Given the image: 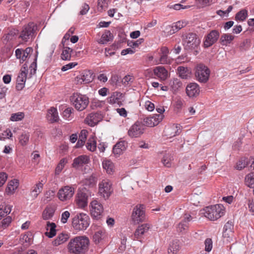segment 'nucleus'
<instances>
[{
	"mask_svg": "<svg viewBox=\"0 0 254 254\" xmlns=\"http://www.w3.org/2000/svg\"><path fill=\"white\" fill-rule=\"evenodd\" d=\"M248 166L254 170V158L251 157L247 160Z\"/></svg>",
	"mask_w": 254,
	"mask_h": 254,
	"instance_id": "64",
	"label": "nucleus"
},
{
	"mask_svg": "<svg viewBox=\"0 0 254 254\" xmlns=\"http://www.w3.org/2000/svg\"><path fill=\"white\" fill-rule=\"evenodd\" d=\"M31 234H24L22 236V238H21V241L22 243H28L30 244L31 241Z\"/></svg>",
	"mask_w": 254,
	"mask_h": 254,
	"instance_id": "56",
	"label": "nucleus"
},
{
	"mask_svg": "<svg viewBox=\"0 0 254 254\" xmlns=\"http://www.w3.org/2000/svg\"><path fill=\"white\" fill-rule=\"evenodd\" d=\"M11 222V218L10 216H8L3 219V220L1 222L0 226L2 229H5L9 225Z\"/></svg>",
	"mask_w": 254,
	"mask_h": 254,
	"instance_id": "52",
	"label": "nucleus"
},
{
	"mask_svg": "<svg viewBox=\"0 0 254 254\" xmlns=\"http://www.w3.org/2000/svg\"><path fill=\"white\" fill-rule=\"evenodd\" d=\"M69 238L67 234L61 233L57 238L53 241V245L55 246H58L65 243Z\"/></svg>",
	"mask_w": 254,
	"mask_h": 254,
	"instance_id": "32",
	"label": "nucleus"
},
{
	"mask_svg": "<svg viewBox=\"0 0 254 254\" xmlns=\"http://www.w3.org/2000/svg\"><path fill=\"white\" fill-rule=\"evenodd\" d=\"M203 214L210 220L215 221L224 215L225 208L222 204H216L205 207L203 209Z\"/></svg>",
	"mask_w": 254,
	"mask_h": 254,
	"instance_id": "2",
	"label": "nucleus"
},
{
	"mask_svg": "<svg viewBox=\"0 0 254 254\" xmlns=\"http://www.w3.org/2000/svg\"><path fill=\"white\" fill-rule=\"evenodd\" d=\"M200 44V40L196 34L193 33L188 34L183 41V45L186 50H192L197 48Z\"/></svg>",
	"mask_w": 254,
	"mask_h": 254,
	"instance_id": "6",
	"label": "nucleus"
},
{
	"mask_svg": "<svg viewBox=\"0 0 254 254\" xmlns=\"http://www.w3.org/2000/svg\"><path fill=\"white\" fill-rule=\"evenodd\" d=\"M7 178V176L6 173L3 172L0 173V187L4 184Z\"/></svg>",
	"mask_w": 254,
	"mask_h": 254,
	"instance_id": "61",
	"label": "nucleus"
},
{
	"mask_svg": "<svg viewBox=\"0 0 254 254\" xmlns=\"http://www.w3.org/2000/svg\"><path fill=\"white\" fill-rule=\"evenodd\" d=\"M74 192V189L67 186L59 190L58 196L60 200L64 201L70 199L73 196Z\"/></svg>",
	"mask_w": 254,
	"mask_h": 254,
	"instance_id": "12",
	"label": "nucleus"
},
{
	"mask_svg": "<svg viewBox=\"0 0 254 254\" xmlns=\"http://www.w3.org/2000/svg\"><path fill=\"white\" fill-rule=\"evenodd\" d=\"M163 115L154 114L152 116L147 117L144 119V125L149 127H153L157 126L163 119Z\"/></svg>",
	"mask_w": 254,
	"mask_h": 254,
	"instance_id": "16",
	"label": "nucleus"
},
{
	"mask_svg": "<svg viewBox=\"0 0 254 254\" xmlns=\"http://www.w3.org/2000/svg\"><path fill=\"white\" fill-rule=\"evenodd\" d=\"M245 184L249 188H254V172H251L246 176Z\"/></svg>",
	"mask_w": 254,
	"mask_h": 254,
	"instance_id": "37",
	"label": "nucleus"
},
{
	"mask_svg": "<svg viewBox=\"0 0 254 254\" xmlns=\"http://www.w3.org/2000/svg\"><path fill=\"white\" fill-rule=\"evenodd\" d=\"M89 196L88 191L86 190H78L76 198L77 205L80 208H84L87 205Z\"/></svg>",
	"mask_w": 254,
	"mask_h": 254,
	"instance_id": "13",
	"label": "nucleus"
},
{
	"mask_svg": "<svg viewBox=\"0 0 254 254\" xmlns=\"http://www.w3.org/2000/svg\"><path fill=\"white\" fill-rule=\"evenodd\" d=\"M54 191L50 190L47 191L44 194V197H43V201L46 202L50 201L54 196Z\"/></svg>",
	"mask_w": 254,
	"mask_h": 254,
	"instance_id": "51",
	"label": "nucleus"
},
{
	"mask_svg": "<svg viewBox=\"0 0 254 254\" xmlns=\"http://www.w3.org/2000/svg\"><path fill=\"white\" fill-rule=\"evenodd\" d=\"M185 25V23L181 21L175 23L172 27L173 31V33H174L178 31V30L184 27Z\"/></svg>",
	"mask_w": 254,
	"mask_h": 254,
	"instance_id": "50",
	"label": "nucleus"
},
{
	"mask_svg": "<svg viewBox=\"0 0 254 254\" xmlns=\"http://www.w3.org/2000/svg\"><path fill=\"white\" fill-rule=\"evenodd\" d=\"M113 40V35L109 30H106L102 34L99 43L104 44Z\"/></svg>",
	"mask_w": 254,
	"mask_h": 254,
	"instance_id": "38",
	"label": "nucleus"
},
{
	"mask_svg": "<svg viewBox=\"0 0 254 254\" xmlns=\"http://www.w3.org/2000/svg\"><path fill=\"white\" fill-rule=\"evenodd\" d=\"M182 130V126L180 124H173L165 129L166 135L170 137L179 135Z\"/></svg>",
	"mask_w": 254,
	"mask_h": 254,
	"instance_id": "24",
	"label": "nucleus"
},
{
	"mask_svg": "<svg viewBox=\"0 0 254 254\" xmlns=\"http://www.w3.org/2000/svg\"><path fill=\"white\" fill-rule=\"evenodd\" d=\"M250 41L248 39L245 40L240 45V48L242 50H246L250 47Z\"/></svg>",
	"mask_w": 254,
	"mask_h": 254,
	"instance_id": "62",
	"label": "nucleus"
},
{
	"mask_svg": "<svg viewBox=\"0 0 254 254\" xmlns=\"http://www.w3.org/2000/svg\"><path fill=\"white\" fill-rule=\"evenodd\" d=\"M93 79V73L90 70H85L81 74L76 78L78 84H86L92 81Z\"/></svg>",
	"mask_w": 254,
	"mask_h": 254,
	"instance_id": "19",
	"label": "nucleus"
},
{
	"mask_svg": "<svg viewBox=\"0 0 254 254\" xmlns=\"http://www.w3.org/2000/svg\"><path fill=\"white\" fill-rule=\"evenodd\" d=\"M186 91L187 95L190 98L197 97L200 92L199 85L196 83H191L186 87Z\"/></svg>",
	"mask_w": 254,
	"mask_h": 254,
	"instance_id": "21",
	"label": "nucleus"
},
{
	"mask_svg": "<svg viewBox=\"0 0 254 254\" xmlns=\"http://www.w3.org/2000/svg\"><path fill=\"white\" fill-rule=\"evenodd\" d=\"M171 157L169 154H166L164 156L162 162L164 166L169 167L171 166Z\"/></svg>",
	"mask_w": 254,
	"mask_h": 254,
	"instance_id": "53",
	"label": "nucleus"
},
{
	"mask_svg": "<svg viewBox=\"0 0 254 254\" xmlns=\"http://www.w3.org/2000/svg\"><path fill=\"white\" fill-rule=\"evenodd\" d=\"M19 185V182L16 179L10 181L6 188L5 191L8 194H13L15 190L17 189Z\"/></svg>",
	"mask_w": 254,
	"mask_h": 254,
	"instance_id": "27",
	"label": "nucleus"
},
{
	"mask_svg": "<svg viewBox=\"0 0 254 254\" xmlns=\"http://www.w3.org/2000/svg\"><path fill=\"white\" fill-rule=\"evenodd\" d=\"M150 228V225L147 223L143 224L138 226L134 233L133 239L138 240L141 239L143 235L148 231Z\"/></svg>",
	"mask_w": 254,
	"mask_h": 254,
	"instance_id": "22",
	"label": "nucleus"
},
{
	"mask_svg": "<svg viewBox=\"0 0 254 254\" xmlns=\"http://www.w3.org/2000/svg\"><path fill=\"white\" fill-rule=\"evenodd\" d=\"M132 218L134 222L139 223L145 219L144 207L143 205H136L133 210Z\"/></svg>",
	"mask_w": 254,
	"mask_h": 254,
	"instance_id": "15",
	"label": "nucleus"
},
{
	"mask_svg": "<svg viewBox=\"0 0 254 254\" xmlns=\"http://www.w3.org/2000/svg\"><path fill=\"white\" fill-rule=\"evenodd\" d=\"M37 29V26L33 22L28 23L23 27L20 37L24 41H27L32 36Z\"/></svg>",
	"mask_w": 254,
	"mask_h": 254,
	"instance_id": "14",
	"label": "nucleus"
},
{
	"mask_svg": "<svg viewBox=\"0 0 254 254\" xmlns=\"http://www.w3.org/2000/svg\"><path fill=\"white\" fill-rule=\"evenodd\" d=\"M77 64L75 63H70L66 65H64L62 68V70L63 71H65L67 70L68 69H71L74 67Z\"/></svg>",
	"mask_w": 254,
	"mask_h": 254,
	"instance_id": "60",
	"label": "nucleus"
},
{
	"mask_svg": "<svg viewBox=\"0 0 254 254\" xmlns=\"http://www.w3.org/2000/svg\"><path fill=\"white\" fill-rule=\"evenodd\" d=\"M70 101L74 108L79 111L85 109L89 104V98L85 95L74 93L70 97Z\"/></svg>",
	"mask_w": 254,
	"mask_h": 254,
	"instance_id": "3",
	"label": "nucleus"
},
{
	"mask_svg": "<svg viewBox=\"0 0 254 254\" xmlns=\"http://www.w3.org/2000/svg\"><path fill=\"white\" fill-rule=\"evenodd\" d=\"M86 139V135L85 134V132H84V130H82L81 132V134L79 135V139L76 144V147L80 148L82 147L84 145Z\"/></svg>",
	"mask_w": 254,
	"mask_h": 254,
	"instance_id": "45",
	"label": "nucleus"
},
{
	"mask_svg": "<svg viewBox=\"0 0 254 254\" xmlns=\"http://www.w3.org/2000/svg\"><path fill=\"white\" fill-rule=\"evenodd\" d=\"M127 142L124 140L117 142L113 148V152L115 155H120L126 149Z\"/></svg>",
	"mask_w": 254,
	"mask_h": 254,
	"instance_id": "26",
	"label": "nucleus"
},
{
	"mask_svg": "<svg viewBox=\"0 0 254 254\" xmlns=\"http://www.w3.org/2000/svg\"><path fill=\"white\" fill-rule=\"evenodd\" d=\"M153 72L161 80H166L168 76V72L164 66H159L155 67Z\"/></svg>",
	"mask_w": 254,
	"mask_h": 254,
	"instance_id": "25",
	"label": "nucleus"
},
{
	"mask_svg": "<svg viewBox=\"0 0 254 254\" xmlns=\"http://www.w3.org/2000/svg\"><path fill=\"white\" fill-rule=\"evenodd\" d=\"M24 117V114L23 112H17L11 115L10 120L12 122H17L21 121Z\"/></svg>",
	"mask_w": 254,
	"mask_h": 254,
	"instance_id": "47",
	"label": "nucleus"
},
{
	"mask_svg": "<svg viewBox=\"0 0 254 254\" xmlns=\"http://www.w3.org/2000/svg\"><path fill=\"white\" fill-rule=\"evenodd\" d=\"M177 71L179 76L183 79H188L190 77V71L187 67L182 66H179L177 68Z\"/></svg>",
	"mask_w": 254,
	"mask_h": 254,
	"instance_id": "31",
	"label": "nucleus"
},
{
	"mask_svg": "<svg viewBox=\"0 0 254 254\" xmlns=\"http://www.w3.org/2000/svg\"><path fill=\"white\" fill-rule=\"evenodd\" d=\"M180 245L177 241H173L170 244L168 248L169 254H176L180 250Z\"/></svg>",
	"mask_w": 254,
	"mask_h": 254,
	"instance_id": "36",
	"label": "nucleus"
},
{
	"mask_svg": "<svg viewBox=\"0 0 254 254\" xmlns=\"http://www.w3.org/2000/svg\"><path fill=\"white\" fill-rule=\"evenodd\" d=\"M28 72V65L25 63L20 69L17 77L16 88L17 90H21L25 86Z\"/></svg>",
	"mask_w": 254,
	"mask_h": 254,
	"instance_id": "8",
	"label": "nucleus"
},
{
	"mask_svg": "<svg viewBox=\"0 0 254 254\" xmlns=\"http://www.w3.org/2000/svg\"><path fill=\"white\" fill-rule=\"evenodd\" d=\"M113 191L112 182L107 179L103 180L99 184V193L105 199H108Z\"/></svg>",
	"mask_w": 254,
	"mask_h": 254,
	"instance_id": "7",
	"label": "nucleus"
},
{
	"mask_svg": "<svg viewBox=\"0 0 254 254\" xmlns=\"http://www.w3.org/2000/svg\"><path fill=\"white\" fill-rule=\"evenodd\" d=\"M210 73L209 69L202 64H197L195 67V75L199 82H207L209 78Z\"/></svg>",
	"mask_w": 254,
	"mask_h": 254,
	"instance_id": "5",
	"label": "nucleus"
},
{
	"mask_svg": "<svg viewBox=\"0 0 254 254\" xmlns=\"http://www.w3.org/2000/svg\"><path fill=\"white\" fill-rule=\"evenodd\" d=\"M89 9V6L88 4L86 3H84L83 5L82 6V9L80 11V14L81 15H84L87 13V12L88 11Z\"/></svg>",
	"mask_w": 254,
	"mask_h": 254,
	"instance_id": "63",
	"label": "nucleus"
},
{
	"mask_svg": "<svg viewBox=\"0 0 254 254\" xmlns=\"http://www.w3.org/2000/svg\"><path fill=\"white\" fill-rule=\"evenodd\" d=\"M56 225L55 223L47 222L46 227L47 232H45V235L49 238H53L56 234Z\"/></svg>",
	"mask_w": 254,
	"mask_h": 254,
	"instance_id": "29",
	"label": "nucleus"
},
{
	"mask_svg": "<svg viewBox=\"0 0 254 254\" xmlns=\"http://www.w3.org/2000/svg\"><path fill=\"white\" fill-rule=\"evenodd\" d=\"M169 50L166 47H162L160 49V58L158 61H156L157 64H170L171 60L168 57Z\"/></svg>",
	"mask_w": 254,
	"mask_h": 254,
	"instance_id": "20",
	"label": "nucleus"
},
{
	"mask_svg": "<svg viewBox=\"0 0 254 254\" xmlns=\"http://www.w3.org/2000/svg\"><path fill=\"white\" fill-rule=\"evenodd\" d=\"M220 33L217 30H212L204 37L203 46L208 48L212 46L218 40Z\"/></svg>",
	"mask_w": 254,
	"mask_h": 254,
	"instance_id": "10",
	"label": "nucleus"
},
{
	"mask_svg": "<svg viewBox=\"0 0 254 254\" xmlns=\"http://www.w3.org/2000/svg\"><path fill=\"white\" fill-rule=\"evenodd\" d=\"M54 213V210L51 207L46 208L43 211L42 216L44 220L51 218Z\"/></svg>",
	"mask_w": 254,
	"mask_h": 254,
	"instance_id": "42",
	"label": "nucleus"
},
{
	"mask_svg": "<svg viewBox=\"0 0 254 254\" xmlns=\"http://www.w3.org/2000/svg\"><path fill=\"white\" fill-rule=\"evenodd\" d=\"M72 50L69 47H64L61 54V58L63 60H69Z\"/></svg>",
	"mask_w": 254,
	"mask_h": 254,
	"instance_id": "41",
	"label": "nucleus"
},
{
	"mask_svg": "<svg viewBox=\"0 0 254 254\" xmlns=\"http://www.w3.org/2000/svg\"><path fill=\"white\" fill-rule=\"evenodd\" d=\"M106 237L105 230H100L97 231L93 237V241L96 244H98L104 240Z\"/></svg>",
	"mask_w": 254,
	"mask_h": 254,
	"instance_id": "33",
	"label": "nucleus"
},
{
	"mask_svg": "<svg viewBox=\"0 0 254 254\" xmlns=\"http://www.w3.org/2000/svg\"><path fill=\"white\" fill-rule=\"evenodd\" d=\"M90 211L92 217L95 219H99L103 212V207L102 205L97 200H94L90 203Z\"/></svg>",
	"mask_w": 254,
	"mask_h": 254,
	"instance_id": "11",
	"label": "nucleus"
},
{
	"mask_svg": "<svg viewBox=\"0 0 254 254\" xmlns=\"http://www.w3.org/2000/svg\"><path fill=\"white\" fill-rule=\"evenodd\" d=\"M103 168L109 174H112L114 171V165L113 163L109 160H105L102 162Z\"/></svg>",
	"mask_w": 254,
	"mask_h": 254,
	"instance_id": "34",
	"label": "nucleus"
},
{
	"mask_svg": "<svg viewBox=\"0 0 254 254\" xmlns=\"http://www.w3.org/2000/svg\"><path fill=\"white\" fill-rule=\"evenodd\" d=\"M235 36L230 34H223L221 36L219 42L221 45L227 46L231 44Z\"/></svg>",
	"mask_w": 254,
	"mask_h": 254,
	"instance_id": "28",
	"label": "nucleus"
},
{
	"mask_svg": "<svg viewBox=\"0 0 254 254\" xmlns=\"http://www.w3.org/2000/svg\"><path fill=\"white\" fill-rule=\"evenodd\" d=\"M73 111V109L72 108H67L65 109L63 112V116L65 118H68L70 114Z\"/></svg>",
	"mask_w": 254,
	"mask_h": 254,
	"instance_id": "59",
	"label": "nucleus"
},
{
	"mask_svg": "<svg viewBox=\"0 0 254 254\" xmlns=\"http://www.w3.org/2000/svg\"><path fill=\"white\" fill-rule=\"evenodd\" d=\"M102 118L100 113H91L86 117L85 121L90 126L94 127L102 120Z\"/></svg>",
	"mask_w": 254,
	"mask_h": 254,
	"instance_id": "18",
	"label": "nucleus"
},
{
	"mask_svg": "<svg viewBox=\"0 0 254 254\" xmlns=\"http://www.w3.org/2000/svg\"><path fill=\"white\" fill-rule=\"evenodd\" d=\"M182 86V83L180 79L175 78L171 83V87L174 92H177Z\"/></svg>",
	"mask_w": 254,
	"mask_h": 254,
	"instance_id": "43",
	"label": "nucleus"
},
{
	"mask_svg": "<svg viewBox=\"0 0 254 254\" xmlns=\"http://www.w3.org/2000/svg\"><path fill=\"white\" fill-rule=\"evenodd\" d=\"M205 244V250L207 252L211 251L212 248V241L210 238H207L204 242Z\"/></svg>",
	"mask_w": 254,
	"mask_h": 254,
	"instance_id": "55",
	"label": "nucleus"
},
{
	"mask_svg": "<svg viewBox=\"0 0 254 254\" xmlns=\"http://www.w3.org/2000/svg\"><path fill=\"white\" fill-rule=\"evenodd\" d=\"M86 148L91 151H94L96 148V142L93 138H90L88 140Z\"/></svg>",
	"mask_w": 254,
	"mask_h": 254,
	"instance_id": "48",
	"label": "nucleus"
},
{
	"mask_svg": "<svg viewBox=\"0 0 254 254\" xmlns=\"http://www.w3.org/2000/svg\"><path fill=\"white\" fill-rule=\"evenodd\" d=\"M247 160L248 159L247 158H244L239 160L237 163L236 168L237 170H241L246 166H248V163L247 162Z\"/></svg>",
	"mask_w": 254,
	"mask_h": 254,
	"instance_id": "49",
	"label": "nucleus"
},
{
	"mask_svg": "<svg viewBox=\"0 0 254 254\" xmlns=\"http://www.w3.org/2000/svg\"><path fill=\"white\" fill-rule=\"evenodd\" d=\"M133 81V77L130 75L125 76L122 79V82L125 85H128L132 83Z\"/></svg>",
	"mask_w": 254,
	"mask_h": 254,
	"instance_id": "54",
	"label": "nucleus"
},
{
	"mask_svg": "<svg viewBox=\"0 0 254 254\" xmlns=\"http://www.w3.org/2000/svg\"><path fill=\"white\" fill-rule=\"evenodd\" d=\"M90 218L85 213H80L76 215L72 219V225L77 230H83L89 225Z\"/></svg>",
	"mask_w": 254,
	"mask_h": 254,
	"instance_id": "4",
	"label": "nucleus"
},
{
	"mask_svg": "<svg viewBox=\"0 0 254 254\" xmlns=\"http://www.w3.org/2000/svg\"><path fill=\"white\" fill-rule=\"evenodd\" d=\"M45 181L42 180L40 182L37 183L35 187H34L32 190V193L34 198H36L38 194L42 191L43 185L45 183Z\"/></svg>",
	"mask_w": 254,
	"mask_h": 254,
	"instance_id": "35",
	"label": "nucleus"
},
{
	"mask_svg": "<svg viewBox=\"0 0 254 254\" xmlns=\"http://www.w3.org/2000/svg\"><path fill=\"white\" fill-rule=\"evenodd\" d=\"M89 162V157L85 155H82L74 159L72 166L75 169H78Z\"/></svg>",
	"mask_w": 254,
	"mask_h": 254,
	"instance_id": "23",
	"label": "nucleus"
},
{
	"mask_svg": "<svg viewBox=\"0 0 254 254\" xmlns=\"http://www.w3.org/2000/svg\"><path fill=\"white\" fill-rule=\"evenodd\" d=\"M248 15V11L245 9H243L237 13L235 15V19L237 21H244L247 18Z\"/></svg>",
	"mask_w": 254,
	"mask_h": 254,
	"instance_id": "39",
	"label": "nucleus"
},
{
	"mask_svg": "<svg viewBox=\"0 0 254 254\" xmlns=\"http://www.w3.org/2000/svg\"><path fill=\"white\" fill-rule=\"evenodd\" d=\"M67 163V160L65 158L62 159L59 164H58L57 167L55 169V174L59 175L62 172L64 168V167L65 165Z\"/></svg>",
	"mask_w": 254,
	"mask_h": 254,
	"instance_id": "44",
	"label": "nucleus"
},
{
	"mask_svg": "<svg viewBox=\"0 0 254 254\" xmlns=\"http://www.w3.org/2000/svg\"><path fill=\"white\" fill-rule=\"evenodd\" d=\"M89 240L86 236H77L71 239L68 243V251L74 254H84L88 250Z\"/></svg>",
	"mask_w": 254,
	"mask_h": 254,
	"instance_id": "1",
	"label": "nucleus"
},
{
	"mask_svg": "<svg viewBox=\"0 0 254 254\" xmlns=\"http://www.w3.org/2000/svg\"><path fill=\"white\" fill-rule=\"evenodd\" d=\"M70 213L68 211L64 212L62 214L61 221L63 223L67 222L68 218L69 217Z\"/></svg>",
	"mask_w": 254,
	"mask_h": 254,
	"instance_id": "58",
	"label": "nucleus"
},
{
	"mask_svg": "<svg viewBox=\"0 0 254 254\" xmlns=\"http://www.w3.org/2000/svg\"><path fill=\"white\" fill-rule=\"evenodd\" d=\"M36 59H34V61L31 64L30 66H29V69L30 70V74L31 75H33L36 73V68H37V64H36Z\"/></svg>",
	"mask_w": 254,
	"mask_h": 254,
	"instance_id": "57",
	"label": "nucleus"
},
{
	"mask_svg": "<svg viewBox=\"0 0 254 254\" xmlns=\"http://www.w3.org/2000/svg\"><path fill=\"white\" fill-rule=\"evenodd\" d=\"M233 227V222L231 221H228L224 227L223 236L224 237H228L229 233L232 232Z\"/></svg>",
	"mask_w": 254,
	"mask_h": 254,
	"instance_id": "40",
	"label": "nucleus"
},
{
	"mask_svg": "<svg viewBox=\"0 0 254 254\" xmlns=\"http://www.w3.org/2000/svg\"><path fill=\"white\" fill-rule=\"evenodd\" d=\"M191 219L192 218L190 215L189 214H185L183 219L177 225V232L182 234L186 233L189 227V222Z\"/></svg>",
	"mask_w": 254,
	"mask_h": 254,
	"instance_id": "17",
	"label": "nucleus"
},
{
	"mask_svg": "<svg viewBox=\"0 0 254 254\" xmlns=\"http://www.w3.org/2000/svg\"><path fill=\"white\" fill-rule=\"evenodd\" d=\"M30 135L29 133L24 132H23L19 138V143L22 145H25L27 144L29 139Z\"/></svg>",
	"mask_w": 254,
	"mask_h": 254,
	"instance_id": "46",
	"label": "nucleus"
},
{
	"mask_svg": "<svg viewBox=\"0 0 254 254\" xmlns=\"http://www.w3.org/2000/svg\"><path fill=\"white\" fill-rule=\"evenodd\" d=\"M144 131V125L140 122H136L128 130V135L131 138L140 136Z\"/></svg>",
	"mask_w": 254,
	"mask_h": 254,
	"instance_id": "9",
	"label": "nucleus"
},
{
	"mask_svg": "<svg viewBox=\"0 0 254 254\" xmlns=\"http://www.w3.org/2000/svg\"><path fill=\"white\" fill-rule=\"evenodd\" d=\"M47 117L52 123L57 122L59 120V116L57 109L51 107L48 111Z\"/></svg>",
	"mask_w": 254,
	"mask_h": 254,
	"instance_id": "30",
	"label": "nucleus"
}]
</instances>
